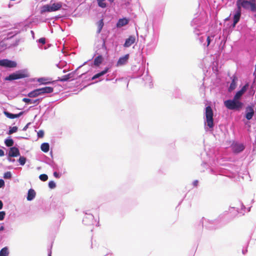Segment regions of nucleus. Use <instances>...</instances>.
<instances>
[{"label":"nucleus","mask_w":256,"mask_h":256,"mask_svg":"<svg viewBox=\"0 0 256 256\" xmlns=\"http://www.w3.org/2000/svg\"><path fill=\"white\" fill-rule=\"evenodd\" d=\"M244 94L239 89L236 92L232 99H228L224 101V106L228 110L234 112H240L244 107V102L241 100Z\"/></svg>","instance_id":"1"},{"label":"nucleus","mask_w":256,"mask_h":256,"mask_svg":"<svg viewBox=\"0 0 256 256\" xmlns=\"http://www.w3.org/2000/svg\"><path fill=\"white\" fill-rule=\"evenodd\" d=\"M88 61L84 62L82 65L79 66L75 70L70 72L67 74L64 75L62 77H58V80H56V82L58 81L64 82H68L70 80H74V79H76V76L78 78H82V76L86 74V72H84L82 73L80 75L78 76V70L82 68L83 66L86 64Z\"/></svg>","instance_id":"2"},{"label":"nucleus","mask_w":256,"mask_h":256,"mask_svg":"<svg viewBox=\"0 0 256 256\" xmlns=\"http://www.w3.org/2000/svg\"><path fill=\"white\" fill-rule=\"evenodd\" d=\"M64 203L61 200L57 198H54L52 199L50 208L62 215V218H64Z\"/></svg>","instance_id":"3"},{"label":"nucleus","mask_w":256,"mask_h":256,"mask_svg":"<svg viewBox=\"0 0 256 256\" xmlns=\"http://www.w3.org/2000/svg\"><path fill=\"white\" fill-rule=\"evenodd\" d=\"M206 120H204L205 126H207L210 130H213L214 128V113L212 108L208 106L205 108Z\"/></svg>","instance_id":"4"},{"label":"nucleus","mask_w":256,"mask_h":256,"mask_svg":"<svg viewBox=\"0 0 256 256\" xmlns=\"http://www.w3.org/2000/svg\"><path fill=\"white\" fill-rule=\"evenodd\" d=\"M62 6V3L54 2L53 4L44 5L42 9V12H52L60 10Z\"/></svg>","instance_id":"5"},{"label":"nucleus","mask_w":256,"mask_h":256,"mask_svg":"<svg viewBox=\"0 0 256 256\" xmlns=\"http://www.w3.org/2000/svg\"><path fill=\"white\" fill-rule=\"evenodd\" d=\"M230 147L232 152L234 154H238L244 150L246 146L242 143H240L234 140L231 144Z\"/></svg>","instance_id":"6"},{"label":"nucleus","mask_w":256,"mask_h":256,"mask_svg":"<svg viewBox=\"0 0 256 256\" xmlns=\"http://www.w3.org/2000/svg\"><path fill=\"white\" fill-rule=\"evenodd\" d=\"M240 90L244 93L245 94L248 90V96H252L254 94V90H253L252 86H250V82H246L244 85L240 84L239 86Z\"/></svg>","instance_id":"7"},{"label":"nucleus","mask_w":256,"mask_h":256,"mask_svg":"<svg viewBox=\"0 0 256 256\" xmlns=\"http://www.w3.org/2000/svg\"><path fill=\"white\" fill-rule=\"evenodd\" d=\"M254 114V104H248L246 106L244 116L248 120H250L252 118Z\"/></svg>","instance_id":"8"},{"label":"nucleus","mask_w":256,"mask_h":256,"mask_svg":"<svg viewBox=\"0 0 256 256\" xmlns=\"http://www.w3.org/2000/svg\"><path fill=\"white\" fill-rule=\"evenodd\" d=\"M200 22L199 18H196L191 22V26L194 28V33L197 36L200 34Z\"/></svg>","instance_id":"9"},{"label":"nucleus","mask_w":256,"mask_h":256,"mask_svg":"<svg viewBox=\"0 0 256 256\" xmlns=\"http://www.w3.org/2000/svg\"><path fill=\"white\" fill-rule=\"evenodd\" d=\"M16 66L17 63L16 61L8 59L0 60V66L5 68H14Z\"/></svg>","instance_id":"10"},{"label":"nucleus","mask_w":256,"mask_h":256,"mask_svg":"<svg viewBox=\"0 0 256 256\" xmlns=\"http://www.w3.org/2000/svg\"><path fill=\"white\" fill-rule=\"evenodd\" d=\"M236 8H235V10L234 11V14L235 15L239 16H241L242 12V8H243L244 10H248L247 5L246 4V2H238L236 0Z\"/></svg>","instance_id":"11"},{"label":"nucleus","mask_w":256,"mask_h":256,"mask_svg":"<svg viewBox=\"0 0 256 256\" xmlns=\"http://www.w3.org/2000/svg\"><path fill=\"white\" fill-rule=\"evenodd\" d=\"M216 222V220H206L204 217L202 218L200 221V224H202V227H205L208 230L215 229L216 228L214 226H211L210 224H214Z\"/></svg>","instance_id":"12"},{"label":"nucleus","mask_w":256,"mask_h":256,"mask_svg":"<svg viewBox=\"0 0 256 256\" xmlns=\"http://www.w3.org/2000/svg\"><path fill=\"white\" fill-rule=\"evenodd\" d=\"M84 212L85 215L82 220L83 224L86 226H90L94 224V220L93 214L88 212Z\"/></svg>","instance_id":"13"},{"label":"nucleus","mask_w":256,"mask_h":256,"mask_svg":"<svg viewBox=\"0 0 256 256\" xmlns=\"http://www.w3.org/2000/svg\"><path fill=\"white\" fill-rule=\"evenodd\" d=\"M230 79L232 80V82L228 88V92H232L236 88L237 86V82L238 81V78L236 74H234L230 78Z\"/></svg>","instance_id":"14"},{"label":"nucleus","mask_w":256,"mask_h":256,"mask_svg":"<svg viewBox=\"0 0 256 256\" xmlns=\"http://www.w3.org/2000/svg\"><path fill=\"white\" fill-rule=\"evenodd\" d=\"M106 38L102 36L100 39L97 40L95 44V46L94 48V51H96V50H98L100 48H102L104 46H106Z\"/></svg>","instance_id":"15"},{"label":"nucleus","mask_w":256,"mask_h":256,"mask_svg":"<svg viewBox=\"0 0 256 256\" xmlns=\"http://www.w3.org/2000/svg\"><path fill=\"white\" fill-rule=\"evenodd\" d=\"M130 58V54H128L124 56H120L116 64V66H120L126 64Z\"/></svg>","instance_id":"16"},{"label":"nucleus","mask_w":256,"mask_h":256,"mask_svg":"<svg viewBox=\"0 0 256 256\" xmlns=\"http://www.w3.org/2000/svg\"><path fill=\"white\" fill-rule=\"evenodd\" d=\"M230 214L231 218L230 220H232L238 214L240 213L238 211V208H236L235 207H230L228 212L225 211L224 212V214L226 215L228 214Z\"/></svg>","instance_id":"17"},{"label":"nucleus","mask_w":256,"mask_h":256,"mask_svg":"<svg viewBox=\"0 0 256 256\" xmlns=\"http://www.w3.org/2000/svg\"><path fill=\"white\" fill-rule=\"evenodd\" d=\"M24 113V111L20 112L18 114H12L8 111L4 110V114L8 118L14 119L18 118L21 116Z\"/></svg>","instance_id":"18"},{"label":"nucleus","mask_w":256,"mask_h":256,"mask_svg":"<svg viewBox=\"0 0 256 256\" xmlns=\"http://www.w3.org/2000/svg\"><path fill=\"white\" fill-rule=\"evenodd\" d=\"M20 156V152L19 149L16 146H12L10 148L8 156V157H16Z\"/></svg>","instance_id":"19"},{"label":"nucleus","mask_w":256,"mask_h":256,"mask_svg":"<svg viewBox=\"0 0 256 256\" xmlns=\"http://www.w3.org/2000/svg\"><path fill=\"white\" fill-rule=\"evenodd\" d=\"M26 72L27 71L26 70H20L14 72L16 80L28 77L29 75Z\"/></svg>","instance_id":"20"},{"label":"nucleus","mask_w":256,"mask_h":256,"mask_svg":"<svg viewBox=\"0 0 256 256\" xmlns=\"http://www.w3.org/2000/svg\"><path fill=\"white\" fill-rule=\"evenodd\" d=\"M136 42V36L134 35H130L128 36V38H126L125 40V42L123 44L124 47V48H129L132 44H134Z\"/></svg>","instance_id":"21"},{"label":"nucleus","mask_w":256,"mask_h":256,"mask_svg":"<svg viewBox=\"0 0 256 256\" xmlns=\"http://www.w3.org/2000/svg\"><path fill=\"white\" fill-rule=\"evenodd\" d=\"M108 49L106 46L102 48H100L98 50H96L94 51V54L92 57V58H94V56H96V55H99L104 57L108 54Z\"/></svg>","instance_id":"22"},{"label":"nucleus","mask_w":256,"mask_h":256,"mask_svg":"<svg viewBox=\"0 0 256 256\" xmlns=\"http://www.w3.org/2000/svg\"><path fill=\"white\" fill-rule=\"evenodd\" d=\"M13 230L12 228L6 229L4 233H0V243H3L8 239V234H10Z\"/></svg>","instance_id":"23"},{"label":"nucleus","mask_w":256,"mask_h":256,"mask_svg":"<svg viewBox=\"0 0 256 256\" xmlns=\"http://www.w3.org/2000/svg\"><path fill=\"white\" fill-rule=\"evenodd\" d=\"M42 98H38L36 100H32L30 98H22V101L24 102L27 104H34L36 106L42 102Z\"/></svg>","instance_id":"24"},{"label":"nucleus","mask_w":256,"mask_h":256,"mask_svg":"<svg viewBox=\"0 0 256 256\" xmlns=\"http://www.w3.org/2000/svg\"><path fill=\"white\" fill-rule=\"evenodd\" d=\"M44 162L50 166L54 170H59V166L52 159L45 156Z\"/></svg>","instance_id":"25"},{"label":"nucleus","mask_w":256,"mask_h":256,"mask_svg":"<svg viewBox=\"0 0 256 256\" xmlns=\"http://www.w3.org/2000/svg\"><path fill=\"white\" fill-rule=\"evenodd\" d=\"M110 67L106 66V67L104 70L100 71V72L94 74L91 78V80H94L96 78H100V77L104 76L108 72H110Z\"/></svg>","instance_id":"26"},{"label":"nucleus","mask_w":256,"mask_h":256,"mask_svg":"<svg viewBox=\"0 0 256 256\" xmlns=\"http://www.w3.org/2000/svg\"><path fill=\"white\" fill-rule=\"evenodd\" d=\"M130 22L129 18L124 17L120 18L116 22V26L118 28H120L128 24Z\"/></svg>","instance_id":"27"},{"label":"nucleus","mask_w":256,"mask_h":256,"mask_svg":"<svg viewBox=\"0 0 256 256\" xmlns=\"http://www.w3.org/2000/svg\"><path fill=\"white\" fill-rule=\"evenodd\" d=\"M95 56L96 57L94 58L93 62L91 63V66H98L104 60V56L99 55H96Z\"/></svg>","instance_id":"28"},{"label":"nucleus","mask_w":256,"mask_h":256,"mask_svg":"<svg viewBox=\"0 0 256 256\" xmlns=\"http://www.w3.org/2000/svg\"><path fill=\"white\" fill-rule=\"evenodd\" d=\"M39 90L40 92L41 96L45 94H50L54 92V88L51 86H45L39 88Z\"/></svg>","instance_id":"29"},{"label":"nucleus","mask_w":256,"mask_h":256,"mask_svg":"<svg viewBox=\"0 0 256 256\" xmlns=\"http://www.w3.org/2000/svg\"><path fill=\"white\" fill-rule=\"evenodd\" d=\"M37 81L42 84H54L56 83V80L50 81L48 78L44 77L39 78H38Z\"/></svg>","instance_id":"30"},{"label":"nucleus","mask_w":256,"mask_h":256,"mask_svg":"<svg viewBox=\"0 0 256 256\" xmlns=\"http://www.w3.org/2000/svg\"><path fill=\"white\" fill-rule=\"evenodd\" d=\"M157 45V44L150 42L147 44L146 46V50L147 54H151L155 49Z\"/></svg>","instance_id":"31"},{"label":"nucleus","mask_w":256,"mask_h":256,"mask_svg":"<svg viewBox=\"0 0 256 256\" xmlns=\"http://www.w3.org/2000/svg\"><path fill=\"white\" fill-rule=\"evenodd\" d=\"M158 33L154 30V28L152 30V34L150 36V42L158 44Z\"/></svg>","instance_id":"32"},{"label":"nucleus","mask_w":256,"mask_h":256,"mask_svg":"<svg viewBox=\"0 0 256 256\" xmlns=\"http://www.w3.org/2000/svg\"><path fill=\"white\" fill-rule=\"evenodd\" d=\"M36 193L34 190L32 188L28 190L27 194L26 199L28 201H32L36 197Z\"/></svg>","instance_id":"33"},{"label":"nucleus","mask_w":256,"mask_h":256,"mask_svg":"<svg viewBox=\"0 0 256 256\" xmlns=\"http://www.w3.org/2000/svg\"><path fill=\"white\" fill-rule=\"evenodd\" d=\"M27 96L29 98H36L41 96L39 88L34 89L33 90L30 92L28 94Z\"/></svg>","instance_id":"34"},{"label":"nucleus","mask_w":256,"mask_h":256,"mask_svg":"<svg viewBox=\"0 0 256 256\" xmlns=\"http://www.w3.org/2000/svg\"><path fill=\"white\" fill-rule=\"evenodd\" d=\"M248 9L250 10L252 12H256V0L252 2H248Z\"/></svg>","instance_id":"35"},{"label":"nucleus","mask_w":256,"mask_h":256,"mask_svg":"<svg viewBox=\"0 0 256 256\" xmlns=\"http://www.w3.org/2000/svg\"><path fill=\"white\" fill-rule=\"evenodd\" d=\"M14 140L10 136H8L6 138L4 141V143L6 146L10 148L14 146H13L14 144Z\"/></svg>","instance_id":"36"},{"label":"nucleus","mask_w":256,"mask_h":256,"mask_svg":"<svg viewBox=\"0 0 256 256\" xmlns=\"http://www.w3.org/2000/svg\"><path fill=\"white\" fill-rule=\"evenodd\" d=\"M96 25L98 26V30H96V34H100L102 32V30L104 26V20L102 18L100 20L97 22Z\"/></svg>","instance_id":"37"},{"label":"nucleus","mask_w":256,"mask_h":256,"mask_svg":"<svg viewBox=\"0 0 256 256\" xmlns=\"http://www.w3.org/2000/svg\"><path fill=\"white\" fill-rule=\"evenodd\" d=\"M144 81L145 82L146 84L147 83L149 84V86L150 88H152V77L148 74V71L146 72V74L142 78Z\"/></svg>","instance_id":"38"},{"label":"nucleus","mask_w":256,"mask_h":256,"mask_svg":"<svg viewBox=\"0 0 256 256\" xmlns=\"http://www.w3.org/2000/svg\"><path fill=\"white\" fill-rule=\"evenodd\" d=\"M41 150L45 152H48L50 150V144L48 142H43L40 146Z\"/></svg>","instance_id":"39"},{"label":"nucleus","mask_w":256,"mask_h":256,"mask_svg":"<svg viewBox=\"0 0 256 256\" xmlns=\"http://www.w3.org/2000/svg\"><path fill=\"white\" fill-rule=\"evenodd\" d=\"M9 250L8 246L2 248L0 250V256H8Z\"/></svg>","instance_id":"40"},{"label":"nucleus","mask_w":256,"mask_h":256,"mask_svg":"<svg viewBox=\"0 0 256 256\" xmlns=\"http://www.w3.org/2000/svg\"><path fill=\"white\" fill-rule=\"evenodd\" d=\"M4 80L6 81H12L16 80V76L14 72L10 74L4 78Z\"/></svg>","instance_id":"41"},{"label":"nucleus","mask_w":256,"mask_h":256,"mask_svg":"<svg viewBox=\"0 0 256 256\" xmlns=\"http://www.w3.org/2000/svg\"><path fill=\"white\" fill-rule=\"evenodd\" d=\"M106 0H96L98 5L99 7L104 8L108 6V4L104 2Z\"/></svg>","instance_id":"42"},{"label":"nucleus","mask_w":256,"mask_h":256,"mask_svg":"<svg viewBox=\"0 0 256 256\" xmlns=\"http://www.w3.org/2000/svg\"><path fill=\"white\" fill-rule=\"evenodd\" d=\"M18 128L16 126H10L9 130L7 132L6 134H8L10 135V134L16 132L18 131Z\"/></svg>","instance_id":"43"},{"label":"nucleus","mask_w":256,"mask_h":256,"mask_svg":"<svg viewBox=\"0 0 256 256\" xmlns=\"http://www.w3.org/2000/svg\"><path fill=\"white\" fill-rule=\"evenodd\" d=\"M145 72V66H142L140 67L138 71L136 77H140L144 74Z\"/></svg>","instance_id":"44"},{"label":"nucleus","mask_w":256,"mask_h":256,"mask_svg":"<svg viewBox=\"0 0 256 256\" xmlns=\"http://www.w3.org/2000/svg\"><path fill=\"white\" fill-rule=\"evenodd\" d=\"M20 158L18 159V161L20 163V166H24L26 161V158L24 156H19Z\"/></svg>","instance_id":"45"},{"label":"nucleus","mask_w":256,"mask_h":256,"mask_svg":"<svg viewBox=\"0 0 256 256\" xmlns=\"http://www.w3.org/2000/svg\"><path fill=\"white\" fill-rule=\"evenodd\" d=\"M3 178L4 179H8V180L11 179V178H12V172L9 171L4 172V176H3Z\"/></svg>","instance_id":"46"},{"label":"nucleus","mask_w":256,"mask_h":256,"mask_svg":"<svg viewBox=\"0 0 256 256\" xmlns=\"http://www.w3.org/2000/svg\"><path fill=\"white\" fill-rule=\"evenodd\" d=\"M39 178L42 182H46L48 180V176L44 174H41L39 176Z\"/></svg>","instance_id":"47"},{"label":"nucleus","mask_w":256,"mask_h":256,"mask_svg":"<svg viewBox=\"0 0 256 256\" xmlns=\"http://www.w3.org/2000/svg\"><path fill=\"white\" fill-rule=\"evenodd\" d=\"M48 188L50 189H54L56 188V184L54 180H50L48 184Z\"/></svg>","instance_id":"48"},{"label":"nucleus","mask_w":256,"mask_h":256,"mask_svg":"<svg viewBox=\"0 0 256 256\" xmlns=\"http://www.w3.org/2000/svg\"><path fill=\"white\" fill-rule=\"evenodd\" d=\"M214 39V36H207V38H206V46H208L210 42L212 41Z\"/></svg>","instance_id":"49"},{"label":"nucleus","mask_w":256,"mask_h":256,"mask_svg":"<svg viewBox=\"0 0 256 256\" xmlns=\"http://www.w3.org/2000/svg\"><path fill=\"white\" fill-rule=\"evenodd\" d=\"M226 42V40L223 39L222 40H221V42H220V45H219V48L222 50L224 49V48L225 46Z\"/></svg>","instance_id":"50"},{"label":"nucleus","mask_w":256,"mask_h":256,"mask_svg":"<svg viewBox=\"0 0 256 256\" xmlns=\"http://www.w3.org/2000/svg\"><path fill=\"white\" fill-rule=\"evenodd\" d=\"M59 170H55V171L53 173L54 176L56 178H60L62 176L61 173L58 172Z\"/></svg>","instance_id":"51"},{"label":"nucleus","mask_w":256,"mask_h":256,"mask_svg":"<svg viewBox=\"0 0 256 256\" xmlns=\"http://www.w3.org/2000/svg\"><path fill=\"white\" fill-rule=\"evenodd\" d=\"M6 214L4 211H0V220H3L4 219Z\"/></svg>","instance_id":"52"},{"label":"nucleus","mask_w":256,"mask_h":256,"mask_svg":"<svg viewBox=\"0 0 256 256\" xmlns=\"http://www.w3.org/2000/svg\"><path fill=\"white\" fill-rule=\"evenodd\" d=\"M240 17L241 16H239L235 15L234 14L233 17H232L233 20L238 22L240 21Z\"/></svg>","instance_id":"53"},{"label":"nucleus","mask_w":256,"mask_h":256,"mask_svg":"<svg viewBox=\"0 0 256 256\" xmlns=\"http://www.w3.org/2000/svg\"><path fill=\"white\" fill-rule=\"evenodd\" d=\"M36 42L38 43L41 44H46V38H39L38 40H36Z\"/></svg>","instance_id":"54"},{"label":"nucleus","mask_w":256,"mask_h":256,"mask_svg":"<svg viewBox=\"0 0 256 256\" xmlns=\"http://www.w3.org/2000/svg\"><path fill=\"white\" fill-rule=\"evenodd\" d=\"M38 137L39 138H43L44 136V132L42 130H40L37 134Z\"/></svg>","instance_id":"55"},{"label":"nucleus","mask_w":256,"mask_h":256,"mask_svg":"<svg viewBox=\"0 0 256 256\" xmlns=\"http://www.w3.org/2000/svg\"><path fill=\"white\" fill-rule=\"evenodd\" d=\"M4 180L0 179V188H3L4 186Z\"/></svg>","instance_id":"56"},{"label":"nucleus","mask_w":256,"mask_h":256,"mask_svg":"<svg viewBox=\"0 0 256 256\" xmlns=\"http://www.w3.org/2000/svg\"><path fill=\"white\" fill-rule=\"evenodd\" d=\"M30 122H28L24 127V128H22V130L23 131H26L27 130V129L28 128L30 124Z\"/></svg>","instance_id":"57"},{"label":"nucleus","mask_w":256,"mask_h":256,"mask_svg":"<svg viewBox=\"0 0 256 256\" xmlns=\"http://www.w3.org/2000/svg\"><path fill=\"white\" fill-rule=\"evenodd\" d=\"M6 229H5V227L4 225V223H2L0 224V232L6 230Z\"/></svg>","instance_id":"58"},{"label":"nucleus","mask_w":256,"mask_h":256,"mask_svg":"<svg viewBox=\"0 0 256 256\" xmlns=\"http://www.w3.org/2000/svg\"><path fill=\"white\" fill-rule=\"evenodd\" d=\"M238 23V22L233 20L232 23L230 25V27L232 28H234Z\"/></svg>","instance_id":"59"},{"label":"nucleus","mask_w":256,"mask_h":256,"mask_svg":"<svg viewBox=\"0 0 256 256\" xmlns=\"http://www.w3.org/2000/svg\"><path fill=\"white\" fill-rule=\"evenodd\" d=\"M198 180H195L193 182L192 185L196 187L198 186Z\"/></svg>","instance_id":"60"},{"label":"nucleus","mask_w":256,"mask_h":256,"mask_svg":"<svg viewBox=\"0 0 256 256\" xmlns=\"http://www.w3.org/2000/svg\"><path fill=\"white\" fill-rule=\"evenodd\" d=\"M64 64H60V63L56 64V66L60 68H62L64 67Z\"/></svg>","instance_id":"61"},{"label":"nucleus","mask_w":256,"mask_h":256,"mask_svg":"<svg viewBox=\"0 0 256 256\" xmlns=\"http://www.w3.org/2000/svg\"><path fill=\"white\" fill-rule=\"evenodd\" d=\"M11 158L12 157L8 156V160L10 162H15V160L14 158Z\"/></svg>","instance_id":"62"},{"label":"nucleus","mask_w":256,"mask_h":256,"mask_svg":"<svg viewBox=\"0 0 256 256\" xmlns=\"http://www.w3.org/2000/svg\"><path fill=\"white\" fill-rule=\"evenodd\" d=\"M4 155V152L2 149H0V156H3Z\"/></svg>","instance_id":"63"},{"label":"nucleus","mask_w":256,"mask_h":256,"mask_svg":"<svg viewBox=\"0 0 256 256\" xmlns=\"http://www.w3.org/2000/svg\"><path fill=\"white\" fill-rule=\"evenodd\" d=\"M30 33H31L32 36V38L34 40L35 38L34 32L32 30H31Z\"/></svg>","instance_id":"64"}]
</instances>
